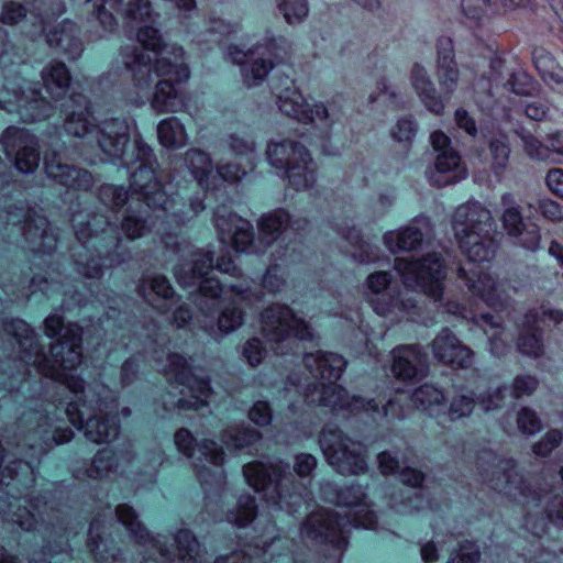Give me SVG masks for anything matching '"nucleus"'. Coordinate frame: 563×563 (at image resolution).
I'll list each match as a JSON object with an SVG mask.
<instances>
[{
	"label": "nucleus",
	"instance_id": "obj_21",
	"mask_svg": "<svg viewBox=\"0 0 563 563\" xmlns=\"http://www.w3.org/2000/svg\"><path fill=\"white\" fill-rule=\"evenodd\" d=\"M500 205L503 209L501 223L506 233L522 247L530 251L537 250L541 240L540 230L536 224L523 221L521 207L515 196L510 192L504 194Z\"/></svg>",
	"mask_w": 563,
	"mask_h": 563
},
{
	"label": "nucleus",
	"instance_id": "obj_44",
	"mask_svg": "<svg viewBox=\"0 0 563 563\" xmlns=\"http://www.w3.org/2000/svg\"><path fill=\"white\" fill-rule=\"evenodd\" d=\"M488 151L490 168L496 177L501 178L508 168L511 153L508 136L503 133L492 136L488 141Z\"/></svg>",
	"mask_w": 563,
	"mask_h": 563
},
{
	"label": "nucleus",
	"instance_id": "obj_53",
	"mask_svg": "<svg viewBox=\"0 0 563 563\" xmlns=\"http://www.w3.org/2000/svg\"><path fill=\"white\" fill-rule=\"evenodd\" d=\"M476 398L471 390H459L451 399L446 415L451 421L470 417L475 408Z\"/></svg>",
	"mask_w": 563,
	"mask_h": 563
},
{
	"label": "nucleus",
	"instance_id": "obj_39",
	"mask_svg": "<svg viewBox=\"0 0 563 563\" xmlns=\"http://www.w3.org/2000/svg\"><path fill=\"white\" fill-rule=\"evenodd\" d=\"M289 185L296 190L312 187L317 180V166L308 150L284 170Z\"/></svg>",
	"mask_w": 563,
	"mask_h": 563
},
{
	"label": "nucleus",
	"instance_id": "obj_62",
	"mask_svg": "<svg viewBox=\"0 0 563 563\" xmlns=\"http://www.w3.org/2000/svg\"><path fill=\"white\" fill-rule=\"evenodd\" d=\"M417 133V123L411 118H401L390 130L391 137L399 143H411Z\"/></svg>",
	"mask_w": 563,
	"mask_h": 563
},
{
	"label": "nucleus",
	"instance_id": "obj_56",
	"mask_svg": "<svg viewBox=\"0 0 563 563\" xmlns=\"http://www.w3.org/2000/svg\"><path fill=\"white\" fill-rule=\"evenodd\" d=\"M243 322L244 312L236 306L234 300L221 310L217 319V330L221 335H225L238 330Z\"/></svg>",
	"mask_w": 563,
	"mask_h": 563
},
{
	"label": "nucleus",
	"instance_id": "obj_13",
	"mask_svg": "<svg viewBox=\"0 0 563 563\" xmlns=\"http://www.w3.org/2000/svg\"><path fill=\"white\" fill-rule=\"evenodd\" d=\"M395 269L407 288L422 291L434 301L442 300L445 269L439 254L430 253L417 261L396 258Z\"/></svg>",
	"mask_w": 563,
	"mask_h": 563
},
{
	"label": "nucleus",
	"instance_id": "obj_30",
	"mask_svg": "<svg viewBox=\"0 0 563 563\" xmlns=\"http://www.w3.org/2000/svg\"><path fill=\"white\" fill-rule=\"evenodd\" d=\"M285 55L286 51L277 47L275 42L265 48L262 46L256 47L255 55L251 56L242 67L244 84L249 87L262 84L274 67L273 57L277 62H282Z\"/></svg>",
	"mask_w": 563,
	"mask_h": 563
},
{
	"label": "nucleus",
	"instance_id": "obj_36",
	"mask_svg": "<svg viewBox=\"0 0 563 563\" xmlns=\"http://www.w3.org/2000/svg\"><path fill=\"white\" fill-rule=\"evenodd\" d=\"M518 329L517 350L528 356H540L543 353V339L537 311L527 312L518 323Z\"/></svg>",
	"mask_w": 563,
	"mask_h": 563
},
{
	"label": "nucleus",
	"instance_id": "obj_57",
	"mask_svg": "<svg viewBox=\"0 0 563 563\" xmlns=\"http://www.w3.org/2000/svg\"><path fill=\"white\" fill-rule=\"evenodd\" d=\"M256 512L255 499L251 495H241L236 509L228 512L227 518L228 521L238 526L245 527L249 525L254 518Z\"/></svg>",
	"mask_w": 563,
	"mask_h": 563
},
{
	"label": "nucleus",
	"instance_id": "obj_32",
	"mask_svg": "<svg viewBox=\"0 0 563 563\" xmlns=\"http://www.w3.org/2000/svg\"><path fill=\"white\" fill-rule=\"evenodd\" d=\"M67 109L75 107L64 120L65 131L80 139L92 140L98 125L95 124L89 102L82 95H74L68 101Z\"/></svg>",
	"mask_w": 563,
	"mask_h": 563
},
{
	"label": "nucleus",
	"instance_id": "obj_49",
	"mask_svg": "<svg viewBox=\"0 0 563 563\" xmlns=\"http://www.w3.org/2000/svg\"><path fill=\"white\" fill-rule=\"evenodd\" d=\"M496 0H462V10L471 25L482 26L495 12Z\"/></svg>",
	"mask_w": 563,
	"mask_h": 563
},
{
	"label": "nucleus",
	"instance_id": "obj_42",
	"mask_svg": "<svg viewBox=\"0 0 563 563\" xmlns=\"http://www.w3.org/2000/svg\"><path fill=\"white\" fill-rule=\"evenodd\" d=\"M307 118L301 119L302 123H312L317 128L329 131L335 123L340 122L343 118V110L341 106L334 101L331 102H317L308 106Z\"/></svg>",
	"mask_w": 563,
	"mask_h": 563
},
{
	"label": "nucleus",
	"instance_id": "obj_24",
	"mask_svg": "<svg viewBox=\"0 0 563 563\" xmlns=\"http://www.w3.org/2000/svg\"><path fill=\"white\" fill-rule=\"evenodd\" d=\"M391 275L388 272H375L368 275L366 287L371 295V303L374 310L380 316L395 312H409L415 308L411 298H400L390 294Z\"/></svg>",
	"mask_w": 563,
	"mask_h": 563
},
{
	"label": "nucleus",
	"instance_id": "obj_26",
	"mask_svg": "<svg viewBox=\"0 0 563 563\" xmlns=\"http://www.w3.org/2000/svg\"><path fill=\"white\" fill-rule=\"evenodd\" d=\"M44 167L49 178L67 188L88 190L93 184V177L88 170L64 164L54 151L44 154Z\"/></svg>",
	"mask_w": 563,
	"mask_h": 563
},
{
	"label": "nucleus",
	"instance_id": "obj_61",
	"mask_svg": "<svg viewBox=\"0 0 563 563\" xmlns=\"http://www.w3.org/2000/svg\"><path fill=\"white\" fill-rule=\"evenodd\" d=\"M510 91L519 96H532L537 92V85L526 73H516L507 80Z\"/></svg>",
	"mask_w": 563,
	"mask_h": 563
},
{
	"label": "nucleus",
	"instance_id": "obj_2",
	"mask_svg": "<svg viewBox=\"0 0 563 563\" xmlns=\"http://www.w3.org/2000/svg\"><path fill=\"white\" fill-rule=\"evenodd\" d=\"M137 42L143 49L134 45L121 49L123 64L132 73L134 86L141 91H147L154 81V71L156 77L163 79L155 86L152 108L158 113L176 112L181 102L174 82H183L189 77V69L184 63V49L165 44L158 30L150 26L140 30Z\"/></svg>",
	"mask_w": 563,
	"mask_h": 563
},
{
	"label": "nucleus",
	"instance_id": "obj_60",
	"mask_svg": "<svg viewBox=\"0 0 563 563\" xmlns=\"http://www.w3.org/2000/svg\"><path fill=\"white\" fill-rule=\"evenodd\" d=\"M278 8L288 23H298L308 14L307 0H278Z\"/></svg>",
	"mask_w": 563,
	"mask_h": 563
},
{
	"label": "nucleus",
	"instance_id": "obj_63",
	"mask_svg": "<svg viewBox=\"0 0 563 563\" xmlns=\"http://www.w3.org/2000/svg\"><path fill=\"white\" fill-rule=\"evenodd\" d=\"M517 423L518 429L527 435H533L542 429L541 420L537 413L529 408H522L518 412Z\"/></svg>",
	"mask_w": 563,
	"mask_h": 563
},
{
	"label": "nucleus",
	"instance_id": "obj_7",
	"mask_svg": "<svg viewBox=\"0 0 563 563\" xmlns=\"http://www.w3.org/2000/svg\"><path fill=\"white\" fill-rule=\"evenodd\" d=\"M164 374L170 383V390L164 396L166 409L198 410L207 406L211 395L209 380L192 374L188 361L180 354L169 353Z\"/></svg>",
	"mask_w": 563,
	"mask_h": 563
},
{
	"label": "nucleus",
	"instance_id": "obj_17",
	"mask_svg": "<svg viewBox=\"0 0 563 563\" xmlns=\"http://www.w3.org/2000/svg\"><path fill=\"white\" fill-rule=\"evenodd\" d=\"M7 224L24 236L34 253L49 254L56 249V234L45 217L30 216L23 208L14 207L7 211Z\"/></svg>",
	"mask_w": 563,
	"mask_h": 563
},
{
	"label": "nucleus",
	"instance_id": "obj_35",
	"mask_svg": "<svg viewBox=\"0 0 563 563\" xmlns=\"http://www.w3.org/2000/svg\"><path fill=\"white\" fill-rule=\"evenodd\" d=\"M137 291L153 308L163 313L176 302L169 280L163 275L143 278Z\"/></svg>",
	"mask_w": 563,
	"mask_h": 563
},
{
	"label": "nucleus",
	"instance_id": "obj_25",
	"mask_svg": "<svg viewBox=\"0 0 563 563\" xmlns=\"http://www.w3.org/2000/svg\"><path fill=\"white\" fill-rule=\"evenodd\" d=\"M430 346L433 357L444 365L456 368H468L473 365V351L464 345L449 328H443Z\"/></svg>",
	"mask_w": 563,
	"mask_h": 563
},
{
	"label": "nucleus",
	"instance_id": "obj_16",
	"mask_svg": "<svg viewBox=\"0 0 563 563\" xmlns=\"http://www.w3.org/2000/svg\"><path fill=\"white\" fill-rule=\"evenodd\" d=\"M91 14L99 22L106 33L112 32L117 26V20L111 10L119 9L126 26L144 23L141 29L147 27L153 22L152 4L148 0H95L91 2ZM152 27V25H150ZM153 29H155L153 26ZM139 33H136L137 35Z\"/></svg>",
	"mask_w": 563,
	"mask_h": 563
},
{
	"label": "nucleus",
	"instance_id": "obj_22",
	"mask_svg": "<svg viewBox=\"0 0 563 563\" xmlns=\"http://www.w3.org/2000/svg\"><path fill=\"white\" fill-rule=\"evenodd\" d=\"M130 124L122 119H111L98 125L92 139L97 141L98 147L108 161H121L122 165H132L131 155L125 154L126 145L130 142Z\"/></svg>",
	"mask_w": 563,
	"mask_h": 563
},
{
	"label": "nucleus",
	"instance_id": "obj_50",
	"mask_svg": "<svg viewBox=\"0 0 563 563\" xmlns=\"http://www.w3.org/2000/svg\"><path fill=\"white\" fill-rule=\"evenodd\" d=\"M151 227L152 223L146 210L135 211L131 208L128 209L121 223L122 231L130 240L144 236Z\"/></svg>",
	"mask_w": 563,
	"mask_h": 563
},
{
	"label": "nucleus",
	"instance_id": "obj_40",
	"mask_svg": "<svg viewBox=\"0 0 563 563\" xmlns=\"http://www.w3.org/2000/svg\"><path fill=\"white\" fill-rule=\"evenodd\" d=\"M41 78L46 92L59 100L66 96L70 86V74L62 62L52 60L41 71Z\"/></svg>",
	"mask_w": 563,
	"mask_h": 563
},
{
	"label": "nucleus",
	"instance_id": "obj_34",
	"mask_svg": "<svg viewBox=\"0 0 563 563\" xmlns=\"http://www.w3.org/2000/svg\"><path fill=\"white\" fill-rule=\"evenodd\" d=\"M409 79L411 87L424 107L432 113L441 114L445 103L443 98L438 95L427 68L419 63H415L411 67Z\"/></svg>",
	"mask_w": 563,
	"mask_h": 563
},
{
	"label": "nucleus",
	"instance_id": "obj_5",
	"mask_svg": "<svg viewBox=\"0 0 563 563\" xmlns=\"http://www.w3.org/2000/svg\"><path fill=\"white\" fill-rule=\"evenodd\" d=\"M452 227L461 250L471 262L482 263L494 257L496 225L490 211L483 205L468 201L457 207Z\"/></svg>",
	"mask_w": 563,
	"mask_h": 563
},
{
	"label": "nucleus",
	"instance_id": "obj_11",
	"mask_svg": "<svg viewBox=\"0 0 563 563\" xmlns=\"http://www.w3.org/2000/svg\"><path fill=\"white\" fill-rule=\"evenodd\" d=\"M322 453L341 475H360L367 472L366 450L334 426H325L319 438Z\"/></svg>",
	"mask_w": 563,
	"mask_h": 563
},
{
	"label": "nucleus",
	"instance_id": "obj_58",
	"mask_svg": "<svg viewBox=\"0 0 563 563\" xmlns=\"http://www.w3.org/2000/svg\"><path fill=\"white\" fill-rule=\"evenodd\" d=\"M520 139L526 155L534 161H545L549 158V147L539 141L533 134L520 129L516 131Z\"/></svg>",
	"mask_w": 563,
	"mask_h": 563
},
{
	"label": "nucleus",
	"instance_id": "obj_46",
	"mask_svg": "<svg viewBox=\"0 0 563 563\" xmlns=\"http://www.w3.org/2000/svg\"><path fill=\"white\" fill-rule=\"evenodd\" d=\"M341 235L356 250L352 252V257L360 263H369L375 261L378 255L376 247L364 241L360 230L355 227L344 228L341 230Z\"/></svg>",
	"mask_w": 563,
	"mask_h": 563
},
{
	"label": "nucleus",
	"instance_id": "obj_8",
	"mask_svg": "<svg viewBox=\"0 0 563 563\" xmlns=\"http://www.w3.org/2000/svg\"><path fill=\"white\" fill-rule=\"evenodd\" d=\"M132 164L140 162V166L131 175V197L137 196L148 208L169 211L174 199L169 197L159 180L156 168L158 166L152 148L141 139L134 140Z\"/></svg>",
	"mask_w": 563,
	"mask_h": 563
},
{
	"label": "nucleus",
	"instance_id": "obj_33",
	"mask_svg": "<svg viewBox=\"0 0 563 563\" xmlns=\"http://www.w3.org/2000/svg\"><path fill=\"white\" fill-rule=\"evenodd\" d=\"M272 89L277 97L278 108L284 114L299 122L307 118L308 104L290 78L284 77L274 80Z\"/></svg>",
	"mask_w": 563,
	"mask_h": 563
},
{
	"label": "nucleus",
	"instance_id": "obj_14",
	"mask_svg": "<svg viewBox=\"0 0 563 563\" xmlns=\"http://www.w3.org/2000/svg\"><path fill=\"white\" fill-rule=\"evenodd\" d=\"M82 219V214H77L73 219V225L79 242L82 244L91 242V246L98 252L99 257L109 258L110 266L126 260L125 254L117 252L121 239L114 234V230L107 219L101 216H93L87 222H84Z\"/></svg>",
	"mask_w": 563,
	"mask_h": 563
},
{
	"label": "nucleus",
	"instance_id": "obj_41",
	"mask_svg": "<svg viewBox=\"0 0 563 563\" xmlns=\"http://www.w3.org/2000/svg\"><path fill=\"white\" fill-rule=\"evenodd\" d=\"M104 517L106 515H99L93 518L89 528L87 545L95 554V559L98 563H123L119 551L115 548H110L101 536V529L104 526Z\"/></svg>",
	"mask_w": 563,
	"mask_h": 563
},
{
	"label": "nucleus",
	"instance_id": "obj_45",
	"mask_svg": "<svg viewBox=\"0 0 563 563\" xmlns=\"http://www.w3.org/2000/svg\"><path fill=\"white\" fill-rule=\"evenodd\" d=\"M484 331L489 340V351L494 356L501 357L509 350L510 335L495 321L490 314H481Z\"/></svg>",
	"mask_w": 563,
	"mask_h": 563
},
{
	"label": "nucleus",
	"instance_id": "obj_31",
	"mask_svg": "<svg viewBox=\"0 0 563 563\" xmlns=\"http://www.w3.org/2000/svg\"><path fill=\"white\" fill-rule=\"evenodd\" d=\"M431 231V222L427 217H418L407 227L388 231L383 240L386 247L393 252L412 251L421 245L423 238Z\"/></svg>",
	"mask_w": 563,
	"mask_h": 563
},
{
	"label": "nucleus",
	"instance_id": "obj_6",
	"mask_svg": "<svg viewBox=\"0 0 563 563\" xmlns=\"http://www.w3.org/2000/svg\"><path fill=\"white\" fill-rule=\"evenodd\" d=\"M115 516L130 536L140 544L146 547L150 551V558L146 563H198L200 556V547L196 537L187 529H180L174 537L177 547V556L159 539L151 537L146 528L137 520V516L132 507L122 504L115 509Z\"/></svg>",
	"mask_w": 563,
	"mask_h": 563
},
{
	"label": "nucleus",
	"instance_id": "obj_4",
	"mask_svg": "<svg viewBox=\"0 0 563 563\" xmlns=\"http://www.w3.org/2000/svg\"><path fill=\"white\" fill-rule=\"evenodd\" d=\"M303 362L312 376L322 380L309 387L307 400L310 404L329 407L332 410L378 411V404L374 399L350 397L345 389L335 384L346 366V362L341 355L318 351L306 354Z\"/></svg>",
	"mask_w": 563,
	"mask_h": 563
},
{
	"label": "nucleus",
	"instance_id": "obj_43",
	"mask_svg": "<svg viewBox=\"0 0 563 563\" xmlns=\"http://www.w3.org/2000/svg\"><path fill=\"white\" fill-rule=\"evenodd\" d=\"M290 217L283 209L263 216L258 222L260 241L269 246L288 228Z\"/></svg>",
	"mask_w": 563,
	"mask_h": 563
},
{
	"label": "nucleus",
	"instance_id": "obj_37",
	"mask_svg": "<svg viewBox=\"0 0 563 563\" xmlns=\"http://www.w3.org/2000/svg\"><path fill=\"white\" fill-rule=\"evenodd\" d=\"M47 43L64 53L69 59L78 58L82 53V42L78 36L76 24L69 20H64L54 26L46 34Z\"/></svg>",
	"mask_w": 563,
	"mask_h": 563
},
{
	"label": "nucleus",
	"instance_id": "obj_19",
	"mask_svg": "<svg viewBox=\"0 0 563 563\" xmlns=\"http://www.w3.org/2000/svg\"><path fill=\"white\" fill-rule=\"evenodd\" d=\"M0 142L9 157H14L15 168L23 173H33L40 163L37 137L27 130L16 126L7 128Z\"/></svg>",
	"mask_w": 563,
	"mask_h": 563
},
{
	"label": "nucleus",
	"instance_id": "obj_54",
	"mask_svg": "<svg viewBox=\"0 0 563 563\" xmlns=\"http://www.w3.org/2000/svg\"><path fill=\"white\" fill-rule=\"evenodd\" d=\"M185 163L200 185L212 170V163L209 155L198 148H190L186 152Z\"/></svg>",
	"mask_w": 563,
	"mask_h": 563
},
{
	"label": "nucleus",
	"instance_id": "obj_28",
	"mask_svg": "<svg viewBox=\"0 0 563 563\" xmlns=\"http://www.w3.org/2000/svg\"><path fill=\"white\" fill-rule=\"evenodd\" d=\"M435 74L444 97L450 99L457 88L460 70L455 60L453 41L449 36H441L437 41Z\"/></svg>",
	"mask_w": 563,
	"mask_h": 563
},
{
	"label": "nucleus",
	"instance_id": "obj_48",
	"mask_svg": "<svg viewBox=\"0 0 563 563\" xmlns=\"http://www.w3.org/2000/svg\"><path fill=\"white\" fill-rule=\"evenodd\" d=\"M118 468V461L111 450L103 449L96 453L90 465L86 468L87 477L103 479L109 477Z\"/></svg>",
	"mask_w": 563,
	"mask_h": 563
},
{
	"label": "nucleus",
	"instance_id": "obj_23",
	"mask_svg": "<svg viewBox=\"0 0 563 563\" xmlns=\"http://www.w3.org/2000/svg\"><path fill=\"white\" fill-rule=\"evenodd\" d=\"M214 227L222 244H230L236 252H254L253 225L236 213L220 207L214 212Z\"/></svg>",
	"mask_w": 563,
	"mask_h": 563
},
{
	"label": "nucleus",
	"instance_id": "obj_59",
	"mask_svg": "<svg viewBox=\"0 0 563 563\" xmlns=\"http://www.w3.org/2000/svg\"><path fill=\"white\" fill-rule=\"evenodd\" d=\"M99 200L111 209L122 207L129 199V194L123 187L102 185L98 190Z\"/></svg>",
	"mask_w": 563,
	"mask_h": 563
},
{
	"label": "nucleus",
	"instance_id": "obj_9",
	"mask_svg": "<svg viewBox=\"0 0 563 563\" xmlns=\"http://www.w3.org/2000/svg\"><path fill=\"white\" fill-rule=\"evenodd\" d=\"M243 475L251 487L279 509L289 505L287 498L298 493L294 475L282 461L247 463L243 467Z\"/></svg>",
	"mask_w": 563,
	"mask_h": 563
},
{
	"label": "nucleus",
	"instance_id": "obj_52",
	"mask_svg": "<svg viewBox=\"0 0 563 563\" xmlns=\"http://www.w3.org/2000/svg\"><path fill=\"white\" fill-rule=\"evenodd\" d=\"M29 503L32 510L26 507L19 506L16 511L11 515L10 520L18 525L22 530H38V527L43 525L45 520L40 511L37 499H30Z\"/></svg>",
	"mask_w": 563,
	"mask_h": 563
},
{
	"label": "nucleus",
	"instance_id": "obj_15",
	"mask_svg": "<svg viewBox=\"0 0 563 563\" xmlns=\"http://www.w3.org/2000/svg\"><path fill=\"white\" fill-rule=\"evenodd\" d=\"M430 143L437 153L433 166L426 172L432 186L444 187L455 184L467 176L459 152L452 146L451 139L442 131H434L430 135Z\"/></svg>",
	"mask_w": 563,
	"mask_h": 563
},
{
	"label": "nucleus",
	"instance_id": "obj_51",
	"mask_svg": "<svg viewBox=\"0 0 563 563\" xmlns=\"http://www.w3.org/2000/svg\"><path fill=\"white\" fill-rule=\"evenodd\" d=\"M261 433L253 428L229 427L222 433L221 440L229 449H243L260 441Z\"/></svg>",
	"mask_w": 563,
	"mask_h": 563
},
{
	"label": "nucleus",
	"instance_id": "obj_64",
	"mask_svg": "<svg viewBox=\"0 0 563 563\" xmlns=\"http://www.w3.org/2000/svg\"><path fill=\"white\" fill-rule=\"evenodd\" d=\"M26 8L16 1H8L2 5L0 22L7 25H15L26 16Z\"/></svg>",
	"mask_w": 563,
	"mask_h": 563
},
{
	"label": "nucleus",
	"instance_id": "obj_10",
	"mask_svg": "<svg viewBox=\"0 0 563 563\" xmlns=\"http://www.w3.org/2000/svg\"><path fill=\"white\" fill-rule=\"evenodd\" d=\"M213 267V256L210 251H196L191 254L189 264H180L175 267V277L183 287L198 286L195 303L206 316H212L218 299L223 291V286L216 278L206 277Z\"/></svg>",
	"mask_w": 563,
	"mask_h": 563
},
{
	"label": "nucleus",
	"instance_id": "obj_55",
	"mask_svg": "<svg viewBox=\"0 0 563 563\" xmlns=\"http://www.w3.org/2000/svg\"><path fill=\"white\" fill-rule=\"evenodd\" d=\"M411 400L417 408L432 411L442 405L444 395L437 387L424 384L412 393Z\"/></svg>",
	"mask_w": 563,
	"mask_h": 563
},
{
	"label": "nucleus",
	"instance_id": "obj_27",
	"mask_svg": "<svg viewBox=\"0 0 563 563\" xmlns=\"http://www.w3.org/2000/svg\"><path fill=\"white\" fill-rule=\"evenodd\" d=\"M394 375L402 380L422 378L427 373V357L421 346L406 344L396 346L391 351Z\"/></svg>",
	"mask_w": 563,
	"mask_h": 563
},
{
	"label": "nucleus",
	"instance_id": "obj_20",
	"mask_svg": "<svg viewBox=\"0 0 563 563\" xmlns=\"http://www.w3.org/2000/svg\"><path fill=\"white\" fill-rule=\"evenodd\" d=\"M0 107L8 112H16L24 122H35L49 118L53 106L43 98L38 90L27 88L18 90L12 85L10 90L0 92Z\"/></svg>",
	"mask_w": 563,
	"mask_h": 563
},
{
	"label": "nucleus",
	"instance_id": "obj_3",
	"mask_svg": "<svg viewBox=\"0 0 563 563\" xmlns=\"http://www.w3.org/2000/svg\"><path fill=\"white\" fill-rule=\"evenodd\" d=\"M366 493L361 485H351L336 492L335 503L350 508L343 512L320 510L307 517L301 527L302 538L320 543H330L342 549L346 544L350 528L373 529L376 527V515L365 501Z\"/></svg>",
	"mask_w": 563,
	"mask_h": 563
},
{
	"label": "nucleus",
	"instance_id": "obj_12",
	"mask_svg": "<svg viewBox=\"0 0 563 563\" xmlns=\"http://www.w3.org/2000/svg\"><path fill=\"white\" fill-rule=\"evenodd\" d=\"M174 441L179 452L194 459L192 465L202 485H222L224 452L214 441L205 440L197 444L187 429H179Z\"/></svg>",
	"mask_w": 563,
	"mask_h": 563
},
{
	"label": "nucleus",
	"instance_id": "obj_47",
	"mask_svg": "<svg viewBox=\"0 0 563 563\" xmlns=\"http://www.w3.org/2000/svg\"><path fill=\"white\" fill-rule=\"evenodd\" d=\"M157 135L161 144L168 148L180 147L186 143L185 129L174 117L159 122Z\"/></svg>",
	"mask_w": 563,
	"mask_h": 563
},
{
	"label": "nucleus",
	"instance_id": "obj_29",
	"mask_svg": "<svg viewBox=\"0 0 563 563\" xmlns=\"http://www.w3.org/2000/svg\"><path fill=\"white\" fill-rule=\"evenodd\" d=\"M459 277L467 282V287L474 296L479 297L492 308H501L507 301V295L501 286L483 271L459 269Z\"/></svg>",
	"mask_w": 563,
	"mask_h": 563
},
{
	"label": "nucleus",
	"instance_id": "obj_1",
	"mask_svg": "<svg viewBox=\"0 0 563 563\" xmlns=\"http://www.w3.org/2000/svg\"><path fill=\"white\" fill-rule=\"evenodd\" d=\"M2 325L4 333L15 340L21 362L32 365L43 376L60 382L74 395L65 411L71 424L84 430L87 440L101 444L118 438L120 424L113 401L101 397L98 387L86 386L81 378L68 374L81 363L82 330L78 324L64 325L56 313L44 320V332L48 338L60 335V340L51 345L49 356L25 321L4 320Z\"/></svg>",
	"mask_w": 563,
	"mask_h": 563
},
{
	"label": "nucleus",
	"instance_id": "obj_38",
	"mask_svg": "<svg viewBox=\"0 0 563 563\" xmlns=\"http://www.w3.org/2000/svg\"><path fill=\"white\" fill-rule=\"evenodd\" d=\"M307 147L291 139L272 140L266 147L269 164L276 169L285 170L302 155Z\"/></svg>",
	"mask_w": 563,
	"mask_h": 563
},
{
	"label": "nucleus",
	"instance_id": "obj_18",
	"mask_svg": "<svg viewBox=\"0 0 563 563\" xmlns=\"http://www.w3.org/2000/svg\"><path fill=\"white\" fill-rule=\"evenodd\" d=\"M262 332L268 341L282 343L291 335L307 340L312 336L309 324L283 305H273L262 313Z\"/></svg>",
	"mask_w": 563,
	"mask_h": 563
}]
</instances>
